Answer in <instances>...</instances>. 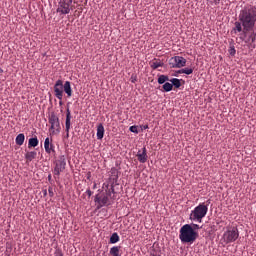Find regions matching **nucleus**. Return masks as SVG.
<instances>
[{
  "label": "nucleus",
  "instance_id": "nucleus-1",
  "mask_svg": "<svg viewBox=\"0 0 256 256\" xmlns=\"http://www.w3.org/2000/svg\"><path fill=\"white\" fill-rule=\"evenodd\" d=\"M239 21L243 27V33L247 34L253 27H255L256 22V9L248 8L244 9L239 14Z\"/></svg>",
  "mask_w": 256,
  "mask_h": 256
},
{
  "label": "nucleus",
  "instance_id": "nucleus-2",
  "mask_svg": "<svg viewBox=\"0 0 256 256\" xmlns=\"http://www.w3.org/2000/svg\"><path fill=\"white\" fill-rule=\"evenodd\" d=\"M199 233L190 224H185L180 228L179 239L182 243H195Z\"/></svg>",
  "mask_w": 256,
  "mask_h": 256
},
{
  "label": "nucleus",
  "instance_id": "nucleus-3",
  "mask_svg": "<svg viewBox=\"0 0 256 256\" xmlns=\"http://www.w3.org/2000/svg\"><path fill=\"white\" fill-rule=\"evenodd\" d=\"M63 91L66 93L67 97H72L73 89H71V82L66 81L63 84V80H57L54 85V95L59 101H63Z\"/></svg>",
  "mask_w": 256,
  "mask_h": 256
},
{
  "label": "nucleus",
  "instance_id": "nucleus-4",
  "mask_svg": "<svg viewBox=\"0 0 256 256\" xmlns=\"http://www.w3.org/2000/svg\"><path fill=\"white\" fill-rule=\"evenodd\" d=\"M115 193V186L112 184L111 189L106 190L105 193L96 194L94 198V203L97 205V209H101L102 207H109L111 205V200L109 199L111 195Z\"/></svg>",
  "mask_w": 256,
  "mask_h": 256
},
{
  "label": "nucleus",
  "instance_id": "nucleus-5",
  "mask_svg": "<svg viewBox=\"0 0 256 256\" xmlns=\"http://www.w3.org/2000/svg\"><path fill=\"white\" fill-rule=\"evenodd\" d=\"M209 207L205 203H200L194 208L190 213L191 221H197L198 223H203V218L207 215Z\"/></svg>",
  "mask_w": 256,
  "mask_h": 256
},
{
  "label": "nucleus",
  "instance_id": "nucleus-6",
  "mask_svg": "<svg viewBox=\"0 0 256 256\" xmlns=\"http://www.w3.org/2000/svg\"><path fill=\"white\" fill-rule=\"evenodd\" d=\"M48 123L50 124V137L59 135V133H61V122L59 121V116L55 114V112L49 114Z\"/></svg>",
  "mask_w": 256,
  "mask_h": 256
},
{
  "label": "nucleus",
  "instance_id": "nucleus-7",
  "mask_svg": "<svg viewBox=\"0 0 256 256\" xmlns=\"http://www.w3.org/2000/svg\"><path fill=\"white\" fill-rule=\"evenodd\" d=\"M238 239H239V229H237V227L228 229L226 232H224L222 236V241H224L226 245L229 243H235Z\"/></svg>",
  "mask_w": 256,
  "mask_h": 256
},
{
  "label": "nucleus",
  "instance_id": "nucleus-8",
  "mask_svg": "<svg viewBox=\"0 0 256 256\" xmlns=\"http://www.w3.org/2000/svg\"><path fill=\"white\" fill-rule=\"evenodd\" d=\"M169 65L172 69H181L187 65V59L183 56H174L169 60Z\"/></svg>",
  "mask_w": 256,
  "mask_h": 256
},
{
  "label": "nucleus",
  "instance_id": "nucleus-9",
  "mask_svg": "<svg viewBox=\"0 0 256 256\" xmlns=\"http://www.w3.org/2000/svg\"><path fill=\"white\" fill-rule=\"evenodd\" d=\"M67 165L65 156L62 155L59 157V159L56 161V166L54 168V175H61V173H63V171H65V167Z\"/></svg>",
  "mask_w": 256,
  "mask_h": 256
},
{
  "label": "nucleus",
  "instance_id": "nucleus-10",
  "mask_svg": "<svg viewBox=\"0 0 256 256\" xmlns=\"http://www.w3.org/2000/svg\"><path fill=\"white\" fill-rule=\"evenodd\" d=\"M73 3V0H62L60 2V7L58 8V11L62 13V15H69L71 12V4Z\"/></svg>",
  "mask_w": 256,
  "mask_h": 256
},
{
  "label": "nucleus",
  "instance_id": "nucleus-11",
  "mask_svg": "<svg viewBox=\"0 0 256 256\" xmlns=\"http://www.w3.org/2000/svg\"><path fill=\"white\" fill-rule=\"evenodd\" d=\"M136 157L139 163H147V159H149V156H147V148L143 147L142 152L139 150Z\"/></svg>",
  "mask_w": 256,
  "mask_h": 256
},
{
  "label": "nucleus",
  "instance_id": "nucleus-12",
  "mask_svg": "<svg viewBox=\"0 0 256 256\" xmlns=\"http://www.w3.org/2000/svg\"><path fill=\"white\" fill-rule=\"evenodd\" d=\"M66 136L69 137V130L71 129V110L69 108L66 109Z\"/></svg>",
  "mask_w": 256,
  "mask_h": 256
},
{
  "label": "nucleus",
  "instance_id": "nucleus-13",
  "mask_svg": "<svg viewBox=\"0 0 256 256\" xmlns=\"http://www.w3.org/2000/svg\"><path fill=\"white\" fill-rule=\"evenodd\" d=\"M117 179H119V170L113 167L110 170V180L112 181L111 185H115V183H117Z\"/></svg>",
  "mask_w": 256,
  "mask_h": 256
},
{
  "label": "nucleus",
  "instance_id": "nucleus-14",
  "mask_svg": "<svg viewBox=\"0 0 256 256\" xmlns=\"http://www.w3.org/2000/svg\"><path fill=\"white\" fill-rule=\"evenodd\" d=\"M44 149L46 153H51V151H55V146L51 143L49 138H46L44 141Z\"/></svg>",
  "mask_w": 256,
  "mask_h": 256
},
{
  "label": "nucleus",
  "instance_id": "nucleus-15",
  "mask_svg": "<svg viewBox=\"0 0 256 256\" xmlns=\"http://www.w3.org/2000/svg\"><path fill=\"white\" fill-rule=\"evenodd\" d=\"M96 136H97L98 140L103 139V137L105 136V127L103 126V124H99L97 126V134H96Z\"/></svg>",
  "mask_w": 256,
  "mask_h": 256
},
{
  "label": "nucleus",
  "instance_id": "nucleus-16",
  "mask_svg": "<svg viewBox=\"0 0 256 256\" xmlns=\"http://www.w3.org/2000/svg\"><path fill=\"white\" fill-rule=\"evenodd\" d=\"M37 158V153L35 151H30L25 154V159L28 163H31L33 159Z\"/></svg>",
  "mask_w": 256,
  "mask_h": 256
},
{
  "label": "nucleus",
  "instance_id": "nucleus-17",
  "mask_svg": "<svg viewBox=\"0 0 256 256\" xmlns=\"http://www.w3.org/2000/svg\"><path fill=\"white\" fill-rule=\"evenodd\" d=\"M163 65V61L157 59H154L152 62H150V67L152 69H159V67H163Z\"/></svg>",
  "mask_w": 256,
  "mask_h": 256
},
{
  "label": "nucleus",
  "instance_id": "nucleus-18",
  "mask_svg": "<svg viewBox=\"0 0 256 256\" xmlns=\"http://www.w3.org/2000/svg\"><path fill=\"white\" fill-rule=\"evenodd\" d=\"M15 143L16 145H19L21 147V145L25 143V134L23 133L18 134L16 136Z\"/></svg>",
  "mask_w": 256,
  "mask_h": 256
},
{
  "label": "nucleus",
  "instance_id": "nucleus-19",
  "mask_svg": "<svg viewBox=\"0 0 256 256\" xmlns=\"http://www.w3.org/2000/svg\"><path fill=\"white\" fill-rule=\"evenodd\" d=\"M39 145V139L37 137L30 138L28 141V149H31V147H37Z\"/></svg>",
  "mask_w": 256,
  "mask_h": 256
},
{
  "label": "nucleus",
  "instance_id": "nucleus-20",
  "mask_svg": "<svg viewBox=\"0 0 256 256\" xmlns=\"http://www.w3.org/2000/svg\"><path fill=\"white\" fill-rule=\"evenodd\" d=\"M167 81H169V76L163 75V74L158 76L159 85H163V84L167 83Z\"/></svg>",
  "mask_w": 256,
  "mask_h": 256
},
{
  "label": "nucleus",
  "instance_id": "nucleus-21",
  "mask_svg": "<svg viewBox=\"0 0 256 256\" xmlns=\"http://www.w3.org/2000/svg\"><path fill=\"white\" fill-rule=\"evenodd\" d=\"M162 89H164V91L166 93H169V91H173V84L172 83H169V82H166L164 83V85L162 86Z\"/></svg>",
  "mask_w": 256,
  "mask_h": 256
},
{
  "label": "nucleus",
  "instance_id": "nucleus-22",
  "mask_svg": "<svg viewBox=\"0 0 256 256\" xmlns=\"http://www.w3.org/2000/svg\"><path fill=\"white\" fill-rule=\"evenodd\" d=\"M110 243L115 244L119 243V234L117 232H114L110 237Z\"/></svg>",
  "mask_w": 256,
  "mask_h": 256
},
{
  "label": "nucleus",
  "instance_id": "nucleus-23",
  "mask_svg": "<svg viewBox=\"0 0 256 256\" xmlns=\"http://www.w3.org/2000/svg\"><path fill=\"white\" fill-rule=\"evenodd\" d=\"M170 82L172 83V86L176 87V89H179V87H181V80L177 78H172Z\"/></svg>",
  "mask_w": 256,
  "mask_h": 256
},
{
  "label": "nucleus",
  "instance_id": "nucleus-24",
  "mask_svg": "<svg viewBox=\"0 0 256 256\" xmlns=\"http://www.w3.org/2000/svg\"><path fill=\"white\" fill-rule=\"evenodd\" d=\"M110 255H113V256H121L119 254V247L118 246H113L111 249H110Z\"/></svg>",
  "mask_w": 256,
  "mask_h": 256
},
{
  "label": "nucleus",
  "instance_id": "nucleus-25",
  "mask_svg": "<svg viewBox=\"0 0 256 256\" xmlns=\"http://www.w3.org/2000/svg\"><path fill=\"white\" fill-rule=\"evenodd\" d=\"M178 73H184L185 75H192L193 68H184L179 70Z\"/></svg>",
  "mask_w": 256,
  "mask_h": 256
},
{
  "label": "nucleus",
  "instance_id": "nucleus-26",
  "mask_svg": "<svg viewBox=\"0 0 256 256\" xmlns=\"http://www.w3.org/2000/svg\"><path fill=\"white\" fill-rule=\"evenodd\" d=\"M243 25L241 22H235V30L238 31V33H241L243 31Z\"/></svg>",
  "mask_w": 256,
  "mask_h": 256
},
{
  "label": "nucleus",
  "instance_id": "nucleus-27",
  "mask_svg": "<svg viewBox=\"0 0 256 256\" xmlns=\"http://www.w3.org/2000/svg\"><path fill=\"white\" fill-rule=\"evenodd\" d=\"M237 53V50H235V47L234 46H231L230 49H229V54L232 56V57H235V54Z\"/></svg>",
  "mask_w": 256,
  "mask_h": 256
},
{
  "label": "nucleus",
  "instance_id": "nucleus-28",
  "mask_svg": "<svg viewBox=\"0 0 256 256\" xmlns=\"http://www.w3.org/2000/svg\"><path fill=\"white\" fill-rule=\"evenodd\" d=\"M129 131H131V133H139V130H137V126H131L129 128Z\"/></svg>",
  "mask_w": 256,
  "mask_h": 256
},
{
  "label": "nucleus",
  "instance_id": "nucleus-29",
  "mask_svg": "<svg viewBox=\"0 0 256 256\" xmlns=\"http://www.w3.org/2000/svg\"><path fill=\"white\" fill-rule=\"evenodd\" d=\"M54 256H63V251H61V249H56L54 252Z\"/></svg>",
  "mask_w": 256,
  "mask_h": 256
},
{
  "label": "nucleus",
  "instance_id": "nucleus-30",
  "mask_svg": "<svg viewBox=\"0 0 256 256\" xmlns=\"http://www.w3.org/2000/svg\"><path fill=\"white\" fill-rule=\"evenodd\" d=\"M48 193L50 197H53V195H55V193L53 192V187L48 188Z\"/></svg>",
  "mask_w": 256,
  "mask_h": 256
},
{
  "label": "nucleus",
  "instance_id": "nucleus-31",
  "mask_svg": "<svg viewBox=\"0 0 256 256\" xmlns=\"http://www.w3.org/2000/svg\"><path fill=\"white\" fill-rule=\"evenodd\" d=\"M103 188L105 189V193H107V191H109V189H111V186H110V188H109V184L104 183V184H103Z\"/></svg>",
  "mask_w": 256,
  "mask_h": 256
},
{
  "label": "nucleus",
  "instance_id": "nucleus-32",
  "mask_svg": "<svg viewBox=\"0 0 256 256\" xmlns=\"http://www.w3.org/2000/svg\"><path fill=\"white\" fill-rule=\"evenodd\" d=\"M249 39L251 40V43H255V40H256L255 34H251Z\"/></svg>",
  "mask_w": 256,
  "mask_h": 256
},
{
  "label": "nucleus",
  "instance_id": "nucleus-33",
  "mask_svg": "<svg viewBox=\"0 0 256 256\" xmlns=\"http://www.w3.org/2000/svg\"><path fill=\"white\" fill-rule=\"evenodd\" d=\"M86 194L88 195V197H91V195H93V192L90 189H88L86 190Z\"/></svg>",
  "mask_w": 256,
  "mask_h": 256
},
{
  "label": "nucleus",
  "instance_id": "nucleus-34",
  "mask_svg": "<svg viewBox=\"0 0 256 256\" xmlns=\"http://www.w3.org/2000/svg\"><path fill=\"white\" fill-rule=\"evenodd\" d=\"M191 227L194 229V231H195V229H200L199 225H197V224H192Z\"/></svg>",
  "mask_w": 256,
  "mask_h": 256
},
{
  "label": "nucleus",
  "instance_id": "nucleus-35",
  "mask_svg": "<svg viewBox=\"0 0 256 256\" xmlns=\"http://www.w3.org/2000/svg\"><path fill=\"white\" fill-rule=\"evenodd\" d=\"M141 129H142V131H143V130H146V129H149V125H147V124H146V125H142V126H141Z\"/></svg>",
  "mask_w": 256,
  "mask_h": 256
},
{
  "label": "nucleus",
  "instance_id": "nucleus-36",
  "mask_svg": "<svg viewBox=\"0 0 256 256\" xmlns=\"http://www.w3.org/2000/svg\"><path fill=\"white\" fill-rule=\"evenodd\" d=\"M215 5H219L221 3V0H214Z\"/></svg>",
  "mask_w": 256,
  "mask_h": 256
},
{
  "label": "nucleus",
  "instance_id": "nucleus-37",
  "mask_svg": "<svg viewBox=\"0 0 256 256\" xmlns=\"http://www.w3.org/2000/svg\"><path fill=\"white\" fill-rule=\"evenodd\" d=\"M44 196H47V190H43Z\"/></svg>",
  "mask_w": 256,
  "mask_h": 256
},
{
  "label": "nucleus",
  "instance_id": "nucleus-38",
  "mask_svg": "<svg viewBox=\"0 0 256 256\" xmlns=\"http://www.w3.org/2000/svg\"><path fill=\"white\" fill-rule=\"evenodd\" d=\"M59 105H63V101L62 100L59 101Z\"/></svg>",
  "mask_w": 256,
  "mask_h": 256
},
{
  "label": "nucleus",
  "instance_id": "nucleus-39",
  "mask_svg": "<svg viewBox=\"0 0 256 256\" xmlns=\"http://www.w3.org/2000/svg\"><path fill=\"white\" fill-rule=\"evenodd\" d=\"M0 72H3V69L0 68Z\"/></svg>",
  "mask_w": 256,
  "mask_h": 256
}]
</instances>
